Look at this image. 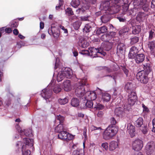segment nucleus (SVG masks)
<instances>
[{"label": "nucleus", "instance_id": "obj_38", "mask_svg": "<svg viewBox=\"0 0 155 155\" xmlns=\"http://www.w3.org/2000/svg\"><path fill=\"white\" fill-rule=\"evenodd\" d=\"M92 29V27L89 24H87L85 25L83 29V31L84 32L88 33L90 32Z\"/></svg>", "mask_w": 155, "mask_h": 155}, {"label": "nucleus", "instance_id": "obj_40", "mask_svg": "<svg viewBox=\"0 0 155 155\" xmlns=\"http://www.w3.org/2000/svg\"><path fill=\"white\" fill-rule=\"evenodd\" d=\"M23 146H25V147H26V146L24 145V144L21 141H18L16 144V147L18 149V151L22 150V147Z\"/></svg>", "mask_w": 155, "mask_h": 155}, {"label": "nucleus", "instance_id": "obj_52", "mask_svg": "<svg viewBox=\"0 0 155 155\" xmlns=\"http://www.w3.org/2000/svg\"><path fill=\"white\" fill-rule=\"evenodd\" d=\"M146 16V14L143 12H139L137 15V17L140 19H142Z\"/></svg>", "mask_w": 155, "mask_h": 155}, {"label": "nucleus", "instance_id": "obj_62", "mask_svg": "<svg viewBox=\"0 0 155 155\" xmlns=\"http://www.w3.org/2000/svg\"><path fill=\"white\" fill-rule=\"evenodd\" d=\"M152 124L153 127L152 131L153 132H155V118L152 120Z\"/></svg>", "mask_w": 155, "mask_h": 155}, {"label": "nucleus", "instance_id": "obj_43", "mask_svg": "<svg viewBox=\"0 0 155 155\" xmlns=\"http://www.w3.org/2000/svg\"><path fill=\"white\" fill-rule=\"evenodd\" d=\"M101 20L103 22L106 23L109 20V18L107 15H104L101 17Z\"/></svg>", "mask_w": 155, "mask_h": 155}, {"label": "nucleus", "instance_id": "obj_8", "mask_svg": "<svg viewBox=\"0 0 155 155\" xmlns=\"http://www.w3.org/2000/svg\"><path fill=\"white\" fill-rule=\"evenodd\" d=\"M97 0H87V1L86 0H83L82 3L83 5L81 8H80L76 10V12L77 14H79L81 12H83L85 10L83 8H84L85 9H87L89 8L90 4H94L96 2Z\"/></svg>", "mask_w": 155, "mask_h": 155}, {"label": "nucleus", "instance_id": "obj_64", "mask_svg": "<svg viewBox=\"0 0 155 155\" xmlns=\"http://www.w3.org/2000/svg\"><path fill=\"white\" fill-rule=\"evenodd\" d=\"M142 131L144 134H146L147 132V130L146 126H144L142 129Z\"/></svg>", "mask_w": 155, "mask_h": 155}, {"label": "nucleus", "instance_id": "obj_26", "mask_svg": "<svg viewBox=\"0 0 155 155\" xmlns=\"http://www.w3.org/2000/svg\"><path fill=\"white\" fill-rule=\"evenodd\" d=\"M23 139L25 143L26 144L25 145L26 146V147L27 146L30 147L33 146L34 142V140L33 139H31L28 138H24Z\"/></svg>", "mask_w": 155, "mask_h": 155}, {"label": "nucleus", "instance_id": "obj_35", "mask_svg": "<svg viewBox=\"0 0 155 155\" xmlns=\"http://www.w3.org/2000/svg\"><path fill=\"white\" fill-rule=\"evenodd\" d=\"M80 4L79 0H72L70 3L72 6L75 8H77Z\"/></svg>", "mask_w": 155, "mask_h": 155}, {"label": "nucleus", "instance_id": "obj_45", "mask_svg": "<svg viewBox=\"0 0 155 155\" xmlns=\"http://www.w3.org/2000/svg\"><path fill=\"white\" fill-rule=\"evenodd\" d=\"M66 14L68 16L72 15H74V13L72 9L68 7L65 10Z\"/></svg>", "mask_w": 155, "mask_h": 155}, {"label": "nucleus", "instance_id": "obj_19", "mask_svg": "<svg viewBox=\"0 0 155 155\" xmlns=\"http://www.w3.org/2000/svg\"><path fill=\"white\" fill-rule=\"evenodd\" d=\"M112 43L109 41H106L102 43L101 47L103 50L108 51L112 48Z\"/></svg>", "mask_w": 155, "mask_h": 155}, {"label": "nucleus", "instance_id": "obj_24", "mask_svg": "<svg viewBox=\"0 0 155 155\" xmlns=\"http://www.w3.org/2000/svg\"><path fill=\"white\" fill-rule=\"evenodd\" d=\"M64 90L67 91H70L71 89L70 81L69 80H66L63 83Z\"/></svg>", "mask_w": 155, "mask_h": 155}, {"label": "nucleus", "instance_id": "obj_20", "mask_svg": "<svg viewBox=\"0 0 155 155\" xmlns=\"http://www.w3.org/2000/svg\"><path fill=\"white\" fill-rule=\"evenodd\" d=\"M145 55L143 54H137L134 58L137 64L142 63L144 60Z\"/></svg>", "mask_w": 155, "mask_h": 155}, {"label": "nucleus", "instance_id": "obj_23", "mask_svg": "<svg viewBox=\"0 0 155 155\" xmlns=\"http://www.w3.org/2000/svg\"><path fill=\"white\" fill-rule=\"evenodd\" d=\"M118 147V143L115 141H111L110 143L109 149L110 151H113Z\"/></svg>", "mask_w": 155, "mask_h": 155}, {"label": "nucleus", "instance_id": "obj_14", "mask_svg": "<svg viewBox=\"0 0 155 155\" xmlns=\"http://www.w3.org/2000/svg\"><path fill=\"white\" fill-rule=\"evenodd\" d=\"M97 97V95L94 91H87L85 94L84 97L86 100H94Z\"/></svg>", "mask_w": 155, "mask_h": 155}, {"label": "nucleus", "instance_id": "obj_60", "mask_svg": "<svg viewBox=\"0 0 155 155\" xmlns=\"http://www.w3.org/2000/svg\"><path fill=\"white\" fill-rule=\"evenodd\" d=\"M117 18L120 22H124L126 20L125 17H117Z\"/></svg>", "mask_w": 155, "mask_h": 155}, {"label": "nucleus", "instance_id": "obj_55", "mask_svg": "<svg viewBox=\"0 0 155 155\" xmlns=\"http://www.w3.org/2000/svg\"><path fill=\"white\" fill-rule=\"evenodd\" d=\"M149 36L148 39L149 40H151L153 38V35L154 34V32L152 30L150 31L149 32Z\"/></svg>", "mask_w": 155, "mask_h": 155}, {"label": "nucleus", "instance_id": "obj_30", "mask_svg": "<svg viewBox=\"0 0 155 155\" xmlns=\"http://www.w3.org/2000/svg\"><path fill=\"white\" fill-rule=\"evenodd\" d=\"M134 84L131 82H128L127 83V92L129 91L134 90L135 89Z\"/></svg>", "mask_w": 155, "mask_h": 155}, {"label": "nucleus", "instance_id": "obj_57", "mask_svg": "<svg viewBox=\"0 0 155 155\" xmlns=\"http://www.w3.org/2000/svg\"><path fill=\"white\" fill-rule=\"evenodd\" d=\"M60 28L64 31V32L65 34V36L68 35V31L67 29L65 28L64 27L61 25H60Z\"/></svg>", "mask_w": 155, "mask_h": 155}, {"label": "nucleus", "instance_id": "obj_10", "mask_svg": "<svg viewBox=\"0 0 155 155\" xmlns=\"http://www.w3.org/2000/svg\"><path fill=\"white\" fill-rule=\"evenodd\" d=\"M90 55L93 58L97 57H101L99 54L104 56L106 54L105 52L101 51V49H97L94 47H90L89 48Z\"/></svg>", "mask_w": 155, "mask_h": 155}, {"label": "nucleus", "instance_id": "obj_25", "mask_svg": "<svg viewBox=\"0 0 155 155\" xmlns=\"http://www.w3.org/2000/svg\"><path fill=\"white\" fill-rule=\"evenodd\" d=\"M101 96H102V99L104 101L108 102L110 101L111 98L110 95L106 92L103 93L102 92Z\"/></svg>", "mask_w": 155, "mask_h": 155}, {"label": "nucleus", "instance_id": "obj_49", "mask_svg": "<svg viewBox=\"0 0 155 155\" xmlns=\"http://www.w3.org/2000/svg\"><path fill=\"white\" fill-rule=\"evenodd\" d=\"M90 18L91 16L90 15L81 16V20L82 21H89Z\"/></svg>", "mask_w": 155, "mask_h": 155}, {"label": "nucleus", "instance_id": "obj_47", "mask_svg": "<svg viewBox=\"0 0 155 155\" xmlns=\"http://www.w3.org/2000/svg\"><path fill=\"white\" fill-rule=\"evenodd\" d=\"M91 130H97V133L96 134H98L101 132V131L102 130L101 128V127H95L94 126H92L91 127Z\"/></svg>", "mask_w": 155, "mask_h": 155}, {"label": "nucleus", "instance_id": "obj_28", "mask_svg": "<svg viewBox=\"0 0 155 155\" xmlns=\"http://www.w3.org/2000/svg\"><path fill=\"white\" fill-rule=\"evenodd\" d=\"M107 28L105 26L99 28L97 31L96 33L97 35H100L101 33H105L107 31Z\"/></svg>", "mask_w": 155, "mask_h": 155}, {"label": "nucleus", "instance_id": "obj_53", "mask_svg": "<svg viewBox=\"0 0 155 155\" xmlns=\"http://www.w3.org/2000/svg\"><path fill=\"white\" fill-rule=\"evenodd\" d=\"M80 53L83 55H90L89 50L88 51L87 50H83L81 51Z\"/></svg>", "mask_w": 155, "mask_h": 155}, {"label": "nucleus", "instance_id": "obj_46", "mask_svg": "<svg viewBox=\"0 0 155 155\" xmlns=\"http://www.w3.org/2000/svg\"><path fill=\"white\" fill-rule=\"evenodd\" d=\"M81 23L80 21H77L74 23L73 25V27L74 29L76 30H77L79 28L80 26Z\"/></svg>", "mask_w": 155, "mask_h": 155}, {"label": "nucleus", "instance_id": "obj_6", "mask_svg": "<svg viewBox=\"0 0 155 155\" xmlns=\"http://www.w3.org/2000/svg\"><path fill=\"white\" fill-rule=\"evenodd\" d=\"M52 85V84H49L45 89L42 90L41 93V97L46 100V102H50L52 99V91L51 88H50Z\"/></svg>", "mask_w": 155, "mask_h": 155}, {"label": "nucleus", "instance_id": "obj_9", "mask_svg": "<svg viewBox=\"0 0 155 155\" xmlns=\"http://www.w3.org/2000/svg\"><path fill=\"white\" fill-rule=\"evenodd\" d=\"M64 120V117L60 115L56 117L55 121L60 124L55 127V130L56 132L59 133L62 131L63 129V126L62 123Z\"/></svg>", "mask_w": 155, "mask_h": 155}, {"label": "nucleus", "instance_id": "obj_5", "mask_svg": "<svg viewBox=\"0 0 155 155\" xmlns=\"http://www.w3.org/2000/svg\"><path fill=\"white\" fill-rule=\"evenodd\" d=\"M128 93L127 102V110H131L132 107L134 104L137 100V96L134 90L129 91Z\"/></svg>", "mask_w": 155, "mask_h": 155}, {"label": "nucleus", "instance_id": "obj_11", "mask_svg": "<svg viewBox=\"0 0 155 155\" xmlns=\"http://www.w3.org/2000/svg\"><path fill=\"white\" fill-rule=\"evenodd\" d=\"M15 127L21 135L24 134L26 136L31 137L33 135L32 131L31 129H27L25 130L24 129L21 128L18 124L16 125Z\"/></svg>", "mask_w": 155, "mask_h": 155}, {"label": "nucleus", "instance_id": "obj_22", "mask_svg": "<svg viewBox=\"0 0 155 155\" xmlns=\"http://www.w3.org/2000/svg\"><path fill=\"white\" fill-rule=\"evenodd\" d=\"M79 45L82 48H86L89 46V43L85 39L81 38L79 40Z\"/></svg>", "mask_w": 155, "mask_h": 155}, {"label": "nucleus", "instance_id": "obj_4", "mask_svg": "<svg viewBox=\"0 0 155 155\" xmlns=\"http://www.w3.org/2000/svg\"><path fill=\"white\" fill-rule=\"evenodd\" d=\"M87 78L84 77L81 79V81L79 84L78 86L75 90V94L76 96L80 98H82L84 97V98L85 91V90L84 86L88 84L86 83Z\"/></svg>", "mask_w": 155, "mask_h": 155}, {"label": "nucleus", "instance_id": "obj_2", "mask_svg": "<svg viewBox=\"0 0 155 155\" xmlns=\"http://www.w3.org/2000/svg\"><path fill=\"white\" fill-rule=\"evenodd\" d=\"M132 4L135 7L132 9H131V10H128L127 9V15H134L136 14V11L135 10H136V8L137 6H138V8H142V9L145 12H147L148 9V6L147 4L144 3H142V2H140L139 1H133Z\"/></svg>", "mask_w": 155, "mask_h": 155}, {"label": "nucleus", "instance_id": "obj_37", "mask_svg": "<svg viewBox=\"0 0 155 155\" xmlns=\"http://www.w3.org/2000/svg\"><path fill=\"white\" fill-rule=\"evenodd\" d=\"M84 151L82 149H78L74 150L73 153V155H83Z\"/></svg>", "mask_w": 155, "mask_h": 155}, {"label": "nucleus", "instance_id": "obj_51", "mask_svg": "<svg viewBox=\"0 0 155 155\" xmlns=\"http://www.w3.org/2000/svg\"><path fill=\"white\" fill-rule=\"evenodd\" d=\"M126 32V27L124 26L122 27L119 31V34L121 35H124Z\"/></svg>", "mask_w": 155, "mask_h": 155}, {"label": "nucleus", "instance_id": "obj_39", "mask_svg": "<svg viewBox=\"0 0 155 155\" xmlns=\"http://www.w3.org/2000/svg\"><path fill=\"white\" fill-rule=\"evenodd\" d=\"M22 152V155H30L31 151L28 150H26V147L23 146L22 147V149L21 150Z\"/></svg>", "mask_w": 155, "mask_h": 155}, {"label": "nucleus", "instance_id": "obj_33", "mask_svg": "<svg viewBox=\"0 0 155 155\" xmlns=\"http://www.w3.org/2000/svg\"><path fill=\"white\" fill-rule=\"evenodd\" d=\"M79 104V100L76 98H74L72 99L71 101V105L74 107L78 106Z\"/></svg>", "mask_w": 155, "mask_h": 155}, {"label": "nucleus", "instance_id": "obj_54", "mask_svg": "<svg viewBox=\"0 0 155 155\" xmlns=\"http://www.w3.org/2000/svg\"><path fill=\"white\" fill-rule=\"evenodd\" d=\"M110 121L111 124L110 126H115V125L117 123V121L114 117L111 118L110 119Z\"/></svg>", "mask_w": 155, "mask_h": 155}, {"label": "nucleus", "instance_id": "obj_42", "mask_svg": "<svg viewBox=\"0 0 155 155\" xmlns=\"http://www.w3.org/2000/svg\"><path fill=\"white\" fill-rule=\"evenodd\" d=\"M87 102L85 103V106L87 107L92 108L93 107V102L90 100H86Z\"/></svg>", "mask_w": 155, "mask_h": 155}, {"label": "nucleus", "instance_id": "obj_44", "mask_svg": "<svg viewBox=\"0 0 155 155\" xmlns=\"http://www.w3.org/2000/svg\"><path fill=\"white\" fill-rule=\"evenodd\" d=\"M148 45L151 50H153L155 48V40L149 42Z\"/></svg>", "mask_w": 155, "mask_h": 155}, {"label": "nucleus", "instance_id": "obj_13", "mask_svg": "<svg viewBox=\"0 0 155 155\" xmlns=\"http://www.w3.org/2000/svg\"><path fill=\"white\" fill-rule=\"evenodd\" d=\"M143 146L142 141L139 139L135 140L133 143V149L137 151L141 150Z\"/></svg>", "mask_w": 155, "mask_h": 155}, {"label": "nucleus", "instance_id": "obj_58", "mask_svg": "<svg viewBox=\"0 0 155 155\" xmlns=\"http://www.w3.org/2000/svg\"><path fill=\"white\" fill-rule=\"evenodd\" d=\"M52 35L54 38H57L59 37V32L58 31H54L53 32Z\"/></svg>", "mask_w": 155, "mask_h": 155}, {"label": "nucleus", "instance_id": "obj_63", "mask_svg": "<svg viewBox=\"0 0 155 155\" xmlns=\"http://www.w3.org/2000/svg\"><path fill=\"white\" fill-rule=\"evenodd\" d=\"M59 2V5L58 6H56V9H58L62 5H63V3L62 0H58Z\"/></svg>", "mask_w": 155, "mask_h": 155}, {"label": "nucleus", "instance_id": "obj_61", "mask_svg": "<svg viewBox=\"0 0 155 155\" xmlns=\"http://www.w3.org/2000/svg\"><path fill=\"white\" fill-rule=\"evenodd\" d=\"M56 61L55 63V65L54 67V69H55L58 67L59 64L58 62L59 61V58H57L56 59Z\"/></svg>", "mask_w": 155, "mask_h": 155}, {"label": "nucleus", "instance_id": "obj_41", "mask_svg": "<svg viewBox=\"0 0 155 155\" xmlns=\"http://www.w3.org/2000/svg\"><path fill=\"white\" fill-rule=\"evenodd\" d=\"M62 88L60 86L59 84H57L54 86L53 90L55 93L57 94L60 92Z\"/></svg>", "mask_w": 155, "mask_h": 155}, {"label": "nucleus", "instance_id": "obj_59", "mask_svg": "<svg viewBox=\"0 0 155 155\" xmlns=\"http://www.w3.org/2000/svg\"><path fill=\"white\" fill-rule=\"evenodd\" d=\"M142 105L143 108V111H145L147 113L149 112V110L148 107L146 106L143 104Z\"/></svg>", "mask_w": 155, "mask_h": 155}, {"label": "nucleus", "instance_id": "obj_48", "mask_svg": "<svg viewBox=\"0 0 155 155\" xmlns=\"http://www.w3.org/2000/svg\"><path fill=\"white\" fill-rule=\"evenodd\" d=\"M139 38L137 37H134L130 39V43L131 45H133L137 42L139 41Z\"/></svg>", "mask_w": 155, "mask_h": 155}, {"label": "nucleus", "instance_id": "obj_15", "mask_svg": "<svg viewBox=\"0 0 155 155\" xmlns=\"http://www.w3.org/2000/svg\"><path fill=\"white\" fill-rule=\"evenodd\" d=\"M138 49L137 47L133 46L130 49L129 53L128 54V58L129 59L134 58L138 52Z\"/></svg>", "mask_w": 155, "mask_h": 155}, {"label": "nucleus", "instance_id": "obj_12", "mask_svg": "<svg viewBox=\"0 0 155 155\" xmlns=\"http://www.w3.org/2000/svg\"><path fill=\"white\" fill-rule=\"evenodd\" d=\"M58 138L61 140H66L67 141L72 139L73 136L65 131H62L58 135Z\"/></svg>", "mask_w": 155, "mask_h": 155}, {"label": "nucleus", "instance_id": "obj_56", "mask_svg": "<svg viewBox=\"0 0 155 155\" xmlns=\"http://www.w3.org/2000/svg\"><path fill=\"white\" fill-rule=\"evenodd\" d=\"M101 147L105 150H107L108 149V144L107 142L103 143L101 144Z\"/></svg>", "mask_w": 155, "mask_h": 155}, {"label": "nucleus", "instance_id": "obj_18", "mask_svg": "<svg viewBox=\"0 0 155 155\" xmlns=\"http://www.w3.org/2000/svg\"><path fill=\"white\" fill-rule=\"evenodd\" d=\"M115 115L119 117H122L124 113L123 108L119 107L115 108L114 111Z\"/></svg>", "mask_w": 155, "mask_h": 155}, {"label": "nucleus", "instance_id": "obj_1", "mask_svg": "<svg viewBox=\"0 0 155 155\" xmlns=\"http://www.w3.org/2000/svg\"><path fill=\"white\" fill-rule=\"evenodd\" d=\"M122 8L123 13L118 17H125L126 12L125 0H103L100 5L101 10L107 11V12L113 14L117 12Z\"/></svg>", "mask_w": 155, "mask_h": 155}, {"label": "nucleus", "instance_id": "obj_29", "mask_svg": "<svg viewBox=\"0 0 155 155\" xmlns=\"http://www.w3.org/2000/svg\"><path fill=\"white\" fill-rule=\"evenodd\" d=\"M132 28V33L134 35L139 34L141 31L140 27L139 25H136L134 26Z\"/></svg>", "mask_w": 155, "mask_h": 155}, {"label": "nucleus", "instance_id": "obj_31", "mask_svg": "<svg viewBox=\"0 0 155 155\" xmlns=\"http://www.w3.org/2000/svg\"><path fill=\"white\" fill-rule=\"evenodd\" d=\"M65 77L61 70L58 74L57 76V80L58 82H60L63 80Z\"/></svg>", "mask_w": 155, "mask_h": 155}, {"label": "nucleus", "instance_id": "obj_17", "mask_svg": "<svg viewBox=\"0 0 155 155\" xmlns=\"http://www.w3.org/2000/svg\"><path fill=\"white\" fill-rule=\"evenodd\" d=\"M62 71L64 75V76L68 78H71L72 74V72L71 69L69 68H62Z\"/></svg>", "mask_w": 155, "mask_h": 155}, {"label": "nucleus", "instance_id": "obj_27", "mask_svg": "<svg viewBox=\"0 0 155 155\" xmlns=\"http://www.w3.org/2000/svg\"><path fill=\"white\" fill-rule=\"evenodd\" d=\"M143 120L141 117H139L135 121L134 125L137 127H141L143 124Z\"/></svg>", "mask_w": 155, "mask_h": 155}, {"label": "nucleus", "instance_id": "obj_21", "mask_svg": "<svg viewBox=\"0 0 155 155\" xmlns=\"http://www.w3.org/2000/svg\"><path fill=\"white\" fill-rule=\"evenodd\" d=\"M127 128L130 137H133L135 135V129L134 127L131 124L129 123L127 124Z\"/></svg>", "mask_w": 155, "mask_h": 155}, {"label": "nucleus", "instance_id": "obj_34", "mask_svg": "<svg viewBox=\"0 0 155 155\" xmlns=\"http://www.w3.org/2000/svg\"><path fill=\"white\" fill-rule=\"evenodd\" d=\"M111 38L110 36L108 34H104L102 35L101 38V39L104 42L106 41H108Z\"/></svg>", "mask_w": 155, "mask_h": 155}, {"label": "nucleus", "instance_id": "obj_32", "mask_svg": "<svg viewBox=\"0 0 155 155\" xmlns=\"http://www.w3.org/2000/svg\"><path fill=\"white\" fill-rule=\"evenodd\" d=\"M69 98L66 97L64 98H60L58 100L59 103L61 105H64L68 102Z\"/></svg>", "mask_w": 155, "mask_h": 155}, {"label": "nucleus", "instance_id": "obj_50", "mask_svg": "<svg viewBox=\"0 0 155 155\" xmlns=\"http://www.w3.org/2000/svg\"><path fill=\"white\" fill-rule=\"evenodd\" d=\"M104 106L100 103L97 104L96 105H94V108L98 110H101L104 108Z\"/></svg>", "mask_w": 155, "mask_h": 155}, {"label": "nucleus", "instance_id": "obj_3", "mask_svg": "<svg viewBox=\"0 0 155 155\" xmlns=\"http://www.w3.org/2000/svg\"><path fill=\"white\" fill-rule=\"evenodd\" d=\"M118 130V128L117 126H109L103 133V139L107 140L112 138L116 135Z\"/></svg>", "mask_w": 155, "mask_h": 155}, {"label": "nucleus", "instance_id": "obj_16", "mask_svg": "<svg viewBox=\"0 0 155 155\" xmlns=\"http://www.w3.org/2000/svg\"><path fill=\"white\" fill-rule=\"evenodd\" d=\"M154 145L153 142L148 143H147L146 147V152L148 155H150L154 152Z\"/></svg>", "mask_w": 155, "mask_h": 155}, {"label": "nucleus", "instance_id": "obj_36", "mask_svg": "<svg viewBox=\"0 0 155 155\" xmlns=\"http://www.w3.org/2000/svg\"><path fill=\"white\" fill-rule=\"evenodd\" d=\"M144 70L147 73L149 74V73L151 71V69L149 64H146L143 65Z\"/></svg>", "mask_w": 155, "mask_h": 155}, {"label": "nucleus", "instance_id": "obj_7", "mask_svg": "<svg viewBox=\"0 0 155 155\" xmlns=\"http://www.w3.org/2000/svg\"><path fill=\"white\" fill-rule=\"evenodd\" d=\"M148 74L144 70L138 72L136 74V78L140 83L143 84H146L149 81L148 77Z\"/></svg>", "mask_w": 155, "mask_h": 155}]
</instances>
